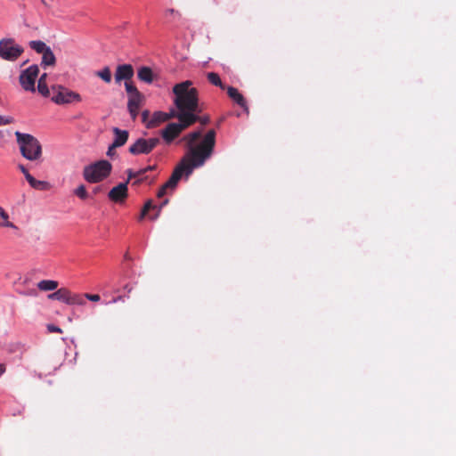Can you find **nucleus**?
Segmentation results:
<instances>
[{"label": "nucleus", "mask_w": 456, "mask_h": 456, "mask_svg": "<svg viewBox=\"0 0 456 456\" xmlns=\"http://www.w3.org/2000/svg\"><path fill=\"white\" fill-rule=\"evenodd\" d=\"M166 16H180V13L175 9H167L165 12Z\"/></svg>", "instance_id": "nucleus-38"}, {"label": "nucleus", "mask_w": 456, "mask_h": 456, "mask_svg": "<svg viewBox=\"0 0 456 456\" xmlns=\"http://www.w3.org/2000/svg\"><path fill=\"white\" fill-rule=\"evenodd\" d=\"M128 196L127 182L120 183L108 193L109 199L116 203L124 202Z\"/></svg>", "instance_id": "nucleus-12"}, {"label": "nucleus", "mask_w": 456, "mask_h": 456, "mask_svg": "<svg viewBox=\"0 0 456 456\" xmlns=\"http://www.w3.org/2000/svg\"><path fill=\"white\" fill-rule=\"evenodd\" d=\"M0 227L17 229V226L9 221L8 213L0 206Z\"/></svg>", "instance_id": "nucleus-23"}, {"label": "nucleus", "mask_w": 456, "mask_h": 456, "mask_svg": "<svg viewBox=\"0 0 456 456\" xmlns=\"http://www.w3.org/2000/svg\"><path fill=\"white\" fill-rule=\"evenodd\" d=\"M5 365L4 363H0V377L5 372Z\"/></svg>", "instance_id": "nucleus-43"}, {"label": "nucleus", "mask_w": 456, "mask_h": 456, "mask_svg": "<svg viewBox=\"0 0 456 456\" xmlns=\"http://www.w3.org/2000/svg\"><path fill=\"white\" fill-rule=\"evenodd\" d=\"M213 143L210 134L200 147L192 149L189 154H185L174 169L169 180L177 185L183 175L189 176L194 168L203 166L213 154Z\"/></svg>", "instance_id": "nucleus-1"}, {"label": "nucleus", "mask_w": 456, "mask_h": 456, "mask_svg": "<svg viewBox=\"0 0 456 456\" xmlns=\"http://www.w3.org/2000/svg\"><path fill=\"white\" fill-rule=\"evenodd\" d=\"M167 203H168V200H167V199L164 200V201L159 205V207H157V208H158V212H157V214H156L154 216H151V218L152 220L157 219V218L159 217V212H160L161 208H162L164 206H166Z\"/></svg>", "instance_id": "nucleus-35"}, {"label": "nucleus", "mask_w": 456, "mask_h": 456, "mask_svg": "<svg viewBox=\"0 0 456 456\" xmlns=\"http://www.w3.org/2000/svg\"><path fill=\"white\" fill-rule=\"evenodd\" d=\"M156 168V166L153 165V166H149L145 168H142L141 169V171H143V175L146 174L148 171H151V170H154Z\"/></svg>", "instance_id": "nucleus-42"}, {"label": "nucleus", "mask_w": 456, "mask_h": 456, "mask_svg": "<svg viewBox=\"0 0 456 456\" xmlns=\"http://www.w3.org/2000/svg\"><path fill=\"white\" fill-rule=\"evenodd\" d=\"M228 96L241 108L248 110L247 102L244 96L238 91L237 88L232 86L225 87Z\"/></svg>", "instance_id": "nucleus-16"}, {"label": "nucleus", "mask_w": 456, "mask_h": 456, "mask_svg": "<svg viewBox=\"0 0 456 456\" xmlns=\"http://www.w3.org/2000/svg\"><path fill=\"white\" fill-rule=\"evenodd\" d=\"M95 76L101 78L102 81H104L107 84H110L112 79L111 70L110 68L108 66H105L101 70H97L95 72Z\"/></svg>", "instance_id": "nucleus-22"}, {"label": "nucleus", "mask_w": 456, "mask_h": 456, "mask_svg": "<svg viewBox=\"0 0 456 456\" xmlns=\"http://www.w3.org/2000/svg\"><path fill=\"white\" fill-rule=\"evenodd\" d=\"M19 169L21 171V173L24 175L26 180H28V177L31 176L28 169L23 165H19Z\"/></svg>", "instance_id": "nucleus-37"}, {"label": "nucleus", "mask_w": 456, "mask_h": 456, "mask_svg": "<svg viewBox=\"0 0 456 456\" xmlns=\"http://www.w3.org/2000/svg\"><path fill=\"white\" fill-rule=\"evenodd\" d=\"M117 147H114V143H111L110 146H109V149H108V151H107V155L111 157L115 154V149Z\"/></svg>", "instance_id": "nucleus-41"}, {"label": "nucleus", "mask_w": 456, "mask_h": 456, "mask_svg": "<svg viewBox=\"0 0 456 456\" xmlns=\"http://www.w3.org/2000/svg\"><path fill=\"white\" fill-rule=\"evenodd\" d=\"M143 100L144 96L142 93L135 94L134 95H130L128 97L127 109L133 119L137 118Z\"/></svg>", "instance_id": "nucleus-14"}, {"label": "nucleus", "mask_w": 456, "mask_h": 456, "mask_svg": "<svg viewBox=\"0 0 456 456\" xmlns=\"http://www.w3.org/2000/svg\"><path fill=\"white\" fill-rule=\"evenodd\" d=\"M148 179L149 177L144 174L142 175H140L139 177H136V179L133 182L132 185H140L142 183L147 182Z\"/></svg>", "instance_id": "nucleus-33"}, {"label": "nucleus", "mask_w": 456, "mask_h": 456, "mask_svg": "<svg viewBox=\"0 0 456 456\" xmlns=\"http://www.w3.org/2000/svg\"><path fill=\"white\" fill-rule=\"evenodd\" d=\"M157 208V206L156 205H153L152 204V200H148L142 209V212H141V216H140V219H142L144 218V216L147 215V213L151 210V209H155Z\"/></svg>", "instance_id": "nucleus-28"}, {"label": "nucleus", "mask_w": 456, "mask_h": 456, "mask_svg": "<svg viewBox=\"0 0 456 456\" xmlns=\"http://www.w3.org/2000/svg\"><path fill=\"white\" fill-rule=\"evenodd\" d=\"M51 91L53 93L52 101L56 104L61 105L81 101L79 94L62 86H53Z\"/></svg>", "instance_id": "nucleus-7"}, {"label": "nucleus", "mask_w": 456, "mask_h": 456, "mask_svg": "<svg viewBox=\"0 0 456 456\" xmlns=\"http://www.w3.org/2000/svg\"><path fill=\"white\" fill-rule=\"evenodd\" d=\"M14 122V118L10 116L0 115V126L9 125Z\"/></svg>", "instance_id": "nucleus-31"}, {"label": "nucleus", "mask_w": 456, "mask_h": 456, "mask_svg": "<svg viewBox=\"0 0 456 456\" xmlns=\"http://www.w3.org/2000/svg\"><path fill=\"white\" fill-rule=\"evenodd\" d=\"M125 289H127L128 292H131L132 289L131 288H128V286H125Z\"/></svg>", "instance_id": "nucleus-47"}, {"label": "nucleus", "mask_w": 456, "mask_h": 456, "mask_svg": "<svg viewBox=\"0 0 456 456\" xmlns=\"http://www.w3.org/2000/svg\"><path fill=\"white\" fill-rule=\"evenodd\" d=\"M176 112L171 110L169 112L156 111L153 113L151 119L148 122L147 127L152 128L159 126L162 122H166L175 118Z\"/></svg>", "instance_id": "nucleus-15"}, {"label": "nucleus", "mask_w": 456, "mask_h": 456, "mask_svg": "<svg viewBox=\"0 0 456 456\" xmlns=\"http://www.w3.org/2000/svg\"><path fill=\"white\" fill-rule=\"evenodd\" d=\"M153 182H154V178H152V179L149 182V183L151 184V183H152Z\"/></svg>", "instance_id": "nucleus-49"}, {"label": "nucleus", "mask_w": 456, "mask_h": 456, "mask_svg": "<svg viewBox=\"0 0 456 456\" xmlns=\"http://www.w3.org/2000/svg\"><path fill=\"white\" fill-rule=\"evenodd\" d=\"M175 118L178 119L177 123H169L165 129L161 131V136L167 144L177 138L183 131L195 124L194 118L191 115H183L182 117L175 115Z\"/></svg>", "instance_id": "nucleus-5"}, {"label": "nucleus", "mask_w": 456, "mask_h": 456, "mask_svg": "<svg viewBox=\"0 0 456 456\" xmlns=\"http://www.w3.org/2000/svg\"><path fill=\"white\" fill-rule=\"evenodd\" d=\"M39 74V68L37 65L34 64L22 70L20 77L19 81L21 87L25 91L35 92L36 91V80Z\"/></svg>", "instance_id": "nucleus-9"}, {"label": "nucleus", "mask_w": 456, "mask_h": 456, "mask_svg": "<svg viewBox=\"0 0 456 456\" xmlns=\"http://www.w3.org/2000/svg\"><path fill=\"white\" fill-rule=\"evenodd\" d=\"M150 114V111L149 110H144L142 113V120L145 121L146 118H148Z\"/></svg>", "instance_id": "nucleus-44"}, {"label": "nucleus", "mask_w": 456, "mask_h": 456, "mask_svg": "<svg viewBox=\"0 0 456 456\" xmlns=\"http://www.w3.org/2000/svg\"><path fill=\"white\" fill-rule=\"evenodd\" d=\"M113 133L115 135L114 141L112 142L114 143V147H121L127 142L129 137L128 131L114 127Z\"/></svg>", "instance_id": "nucleus-17"}, {"label": "nucleus", "mask_w": 456, "mask_h": 456, "mask_svg": "<svg viewBox=\"0 0 456 456\" xmlns=\"http://www.w3.org/2000/svg\"><path fill=\"white\" fill-rule=\"evenodd\" d=\"M74 193L81 200H86L89 197V194L86 191V188L84 184H80L75 191Z\"/></svg>", "instance_id": "nucleus-27"}, {"label": "nucleus", "mask_w": 456, "mask_h": 456, "mask_svg": "<svg viewBox=\"0 0 456 456\" xmlns=\"http://www.w3.org/2000/svg\"><path fill=\"white\" fill-rule=\"evenodd\" d=\"M55 63H56V58H55V55L53 53L52 49L51 48L46 49V51L42 53L41 65L43 67L54 66Z\"/></svg>", "instance_id": "nucleus-19"}, {"label": "nucleus", "mask_w": 456, "mask_h": 456, "mask_svg": "<svg viewBox=\"0 0 456 456\" xmlns=\"http://www.w3.org/2000/svg\"><path fill=\"white\" fill-rule=\"evenodd\" d=\"M58 287V282L52 280H43L37 283V288L43 291L54 290Z\"/></svg>", "instance_id": "nucleus-21"}, {"label": "nucleus", "mask_w": 456, "mask_h": 456, "mask_svg": "<svg viewBox=\"0 0 456 456\" xmlns=\"http://www.w3.org/2000/svg\"><path fill=\"white\" fill-rule=\"evenodd\" d=\"M121 299H122V297H118V298H115V299L113 300V302H117L118 300H121Z\"/></svg>", "instance_id": "nucleus-48"}, {"label": "nucleus", "mask_w": 456, "mask_h": 456, "mask_svg": "<svg viewBox=\"0 0 456 456\" xmlns=\"http://www.w3.org/2000/svg\"><path fill=\"white\" fill-rule=\"evenodd\" d=\"M125 87L126 91L128 94V97L130 95H134L135 94H139V90L136 88V86L130 81L125 82Z\"/></svg>", "instance_id": "nucleus-29"}, {"label": "nucleus", "mask_w": 456, "mask_h": 456, "mask_svg": "<svg viewBox=\"0 0 456 456\" xmlns=\"http://www.w3.org/2000/svg\"><path fill=\"white\" fill-rule=\"evenodd\" d=\"M16 141L23 158L29 161H37L42 157V145L34 135L19 131L14 133Z\"/></svg>", "instance_id": "nucleus-3"}, {"label": "nucleus", "mask_w": 456, "mask_h": 456, "mask_svg": "<svg viewBox=\"0 0 456 456\" xmlns=\"http://www.w3.org/2000/svg\"><path fill=\"white\" fill-rule=\"evenodd\" d=\"M196 113V117L198 118L197 119V122L199 121L200 123H201L202 125H207L209 123L210 121V118L208 116H200V112H195Z\"/></svg>", "instance_id": "nucleus-32"}, {"label": "nucleus", "mask_w": 456, "mask_h": 456, "mask_svg": "<svg viewBox=\"0 0 456 456\" xmlns=\"http://www.w3.org/2000/svg\"><path fill=\"white\" fill-rule=\"evenodd\" d=\"M28 183L29 185L36 190H46L48 189V183L45 181H39L34 178L32 175L28 177Z\"/></svg>", "instance_id": "nucleus-26"}, {"label": "nucleus", "mask_w": 456, "mask_h": 456, "mask_svg": "<svg viewBox=\"0 0 456 456\" xmlns=\"http://www.w3.org/2000/svg\"><path fill=\"white\" fill-rule=\"evenodd\" d=\"M167 191V189L164 185H162L157 193V197L162 198L164 195H166Z\"/></svg>", "instance_id": "nucleus-40"}, {"label": "nucleus", "mask_w": 456, "mask_h": 456, "mask_svg": "<svg viewBox=\"0 0 456 456\" xmlns=\"http://www.w3.org/2000/svg\"><path fill=\"white\" fill-rule=\"evenodd\" d=\"M101 191H102V187L97 186V187L94 188V190H93V193H94V194H97V193H99Z\"/></svg>", "instance_id": "nucleus-45"}, {"label": "nucleus", "mask_w": 456, "mask_h": 456, "mask_svg": "<svg viewBox=\"0 0 456 456\" xmlns=\"http://www.w3.org/2000/svg\"><path fill=\"white\" fill-rule=\"evenodd\" d=\"M138 78L147 84H151L154 80V74L150 67L142 66L137 71Z\"/></svg>", "instance_id": "nucleus-18"}, {"label": "nucleus", "mask_w": 456, "mask_h": 456, "mask_svg": "<svg viewBox=\"0 0 456 456\" xmlns=\"http://www.w3.org/2000/svg\"><path fill=\"white\" fill-rule=\"evenodd\" d=\"M112 170L111 164L105 159L96 161L84 167L83 177L91 183H96L107 178Z\"/></svg>", "instance_id": "nucleus-4"}, {"label": "nucleus", "mask_w": 456, "mask_h": 456, "mask_svg": "<svg viewBox=\"0 0 456 456\" xmlns=\"http://www.w3.org/2000/svg\"><path fill=\"white\" fill-rule=\"evenodd\" d=\"M31 49L37 53H43L46 49L50 48L46 44L41 40H33L28 43Z\"/></svg>", "instance_id": "nucleus-25"}, {"label": "nucleus", "mask_w": 456, "mask_h": 456, "mask_svg": "<svg viewBox=\"0 0 456 456\" xmlns=\"http://www.w3.org/2000/svg\"><path fill=\"white\" fill-rule=\"evenodd\" d=\"M24 53V48L12 37L0 39V59L6 61H16Z\"/></svg>", "instance_id": "nucleus-6"}, {"label": "nucleus", "mask_w": 456, "mask_h": 456, "mask_svg": "<svg viewBox=\"0 0 456 456\" xmlns=\"http://www.w3.org/2000/svg\"><path fill=\"white\" fill-rule=\"evenodd\" d=\"M84 299L85 298H87L88 300H91V301H94V302H98L100 300V296L98 294H85V295H82Z\"/></svg>", "instance_id": "nucleus-34"}, {"label": "nucleus", "mask_w": 456, "mask_h": 456, "mask_svg": "<svg viewBox=\"0 0 456 456\" xmlns=\"http://www.w3.org/2000/svg\"><path fill=\"white\" fill-rule=\"evenodd\" d=\"M47 330L49 332H57V333H62V330L61 328L53 325V324H49L47 325Z\"/></svg>", "instance_id": "nucleus-36"}, {"label": "nucleus", "mask_w": 456, "mask_h": 456, "mask_svg": "<svg viewBox=\"0 0 456 456\" xmlns=\"http://www.w3.org/2000/svg\"><path fill=\"white\" fill-rule=\"evenodd\" d=\"M46 73L42 74L37 83V90L45 97L50 96V90L46 84Z\"/></svg>", "instance_id": "nucleus-20"}, {"label": "nucleus", "mask_w": 456, "mask_h": 456, "mask_svg": "<svg viewBox=\"0 0 456 456\" xmlns=\"http://www.w3.org/2000/svg\"><path fill=\"white\" fill-rule=\"evenodd\" d=\"M143 175V171H141V169L137 172H134L133 171L132 169H128L127 170V183L132 180V179H136V177H139L140 175Z\"/></svg>", "instance_id": "nucleus-30"}, {"label": "nucleus", "mask_w": 456, "mask_h": 456, "mask_svg": "<svg viewBox=\"0 0 456 456\" xmlns=\"http://www.w3.org/2000/svg\"><path fill=\"white\" fill-rule=\"evenodd\" d=\"M7 134H10L9 131H6ZM5 135V131L0 130V140L4 139Z\"/></svg>", "instance_id": "nucleus-46"}, {"label": "nucleus", "mask_w": 456, "mask_h": 456, "mask_svg": "<svg viewBox=\"0 0 456 456\" xmlns=\"http://www.w3.org/2000/svg\"><path fill=\"white\" fill-rule=\"evenodd\" d=\"M207 78L210 84H212L215 86H218L221 89L224 90L225 86L223 84L219 75L216 72H208L207 74Z\"/></svg>", "instance_id": "nucleus-24"}, {"label": "nucleus", "mask_w": 456, "mask_h": 456, "mask_svg": "<svg viewBox=\"0 0 456 456\" xmlns=\"http://www.w3.org/2000/svg\"><path fill=\"white\" fill-rule=\"evenodd\" d=\"M50 299H56L66 303L68 305H82L86 304V300L83 296L77 293H72L69 289L66 288H61L55 292L50 294L48 296Z\"/></svg>", "instance_id": "nucleus-10"}, {"label": "nucleus", "mask_w": 456, "mask_h": 456, "mask_svg": "<svg viewBox=\"0 0 456 456\" xmlns=\"http://www.w3.org/2000/svg\"><path fill=\"white\" fill-rule=\"evenodd\" d=\"M134 71L131 64H121L116 69L114 75L115 82L120 84L123 80L128 82L134 77Z\"/></svg>", "instance_id": "nucleus-13"}, {"label": "nucleus", "mask_w": 456, "mask_h": 456, "mask_svg": "<svg viewBox=\"0 0 456 456\" xmlns=\"http://www.w3.org/2000/svg\"><path fill=\"white\" fill-rule=\"evenodd\" d=\"M160 143V139L152 137L149 139L138 138L129 146L128 151L132 155L149 154Z\"/></svg>", "instance_id": "nucleus-8"}, {"label": "nucleus", "mask_w": 456, "mask_h": 456, "mask_svg": "<svg viewBox=\"0 0 456 456\" xmlns=\"http://www.w3.org/2000/svg\"><path fill=\"white\" fill-rule=\"evenodd\" d=\"M210 134H212V139H213V142H214L213 143V149H214L215 145H216V132H215V130L211 129V130L208 131V133L205 134V136H204L203 140L201 141V142L200 144L196 145V146L194 145V142L198 139L200 138L201 131H194L192 133H190V134H186L183 138V140L187 142L188 151H187L186 154H189L192 149H196V148L200 147L204 143L206 138H208V136L210 135Z\"/></svg>", "instance_id": "nucleus-11"}, {"label": "nucleus", "mask_w": 456, "mask_h": 456, "mask_svg": "<svg viewBox=\"0 0 456 456\" xmlns=\"http://www.w3.org/2000/svg\"><path fill=\"white\" fill-rule=\"evenodd\" d=\"M172 92L175 95L174 105L175 106V111L177 115H191L194 118V122H197L198 118L195 112H201L199 103V92L195 87H192V82L186 80L174 86Z\"/></svg>", "instance_id": "nucleus-2"}, {"label": "nucleus", "mask_w": 456, "mask_h": 456, "mask_svg": "<svg viewBox=\"0 0 456 456\" xmlns=\"http://www.w3.org/2000/svg\"><path fill=\"white\" fill-rule=\"evenodd\" d=\"M167 190H174L176 187V184H175L172 181L169 179L163 184Z\"/></svg>", "instance_id": "nucleus-39"}]
</instances>
